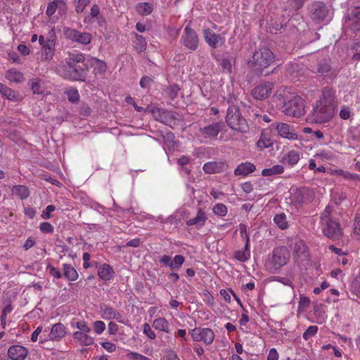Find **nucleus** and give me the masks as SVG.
I'll use <instances>...</instances> for the list:
<instances>
[{
	"label": "nucleus",
	"instance_id": "obj_50",
	"mask_svg": "<svg viewBox=\"0 0 360 360\" xmlns=\"http://www.w3.org/2000/svg\"><path fill=\"white\" fill-rule=\"evenodd\" d=\"M93 326L95 333L98 335L101 334L105 330V324L102 321H96Z\"/></svg>",
	"mask_w": 360,
	"mask_h": 360
},
{
	"label": "nucleus",
	"instance_id": "obj_1",
	"mask_svg": "<svg viewBox=\"0 0 360 360\" xmlns=\"http://www.w3.org/2000/svg\"><path fill=\"white\" fill-rule=\"evenodd\" d=\"M84 54L76 51L69 53L65 64L58 68V74L70 80L84 81L87 75V65Z\"/></svg>",
	"mask_w": 360,
	"mask_h": 360
},
{
	"label": "nucleus",
	"instance_id": "obj_44",
	"mask_svg": "<svg viewBox=\"0 0 360 360\" xmlns=\"http://www.w3.org/2000/svg\"><path fill=\"white\" fill-rule=\"evenodd\" d=\"M351 291L356 296H360V274L352 281L351 283Z\"/></svg>",
	"mask_w": 360,
	"mask_h": 360
},
{
	"label": "nucleus",
	"instance_id": "obj_36",
	"mask_svg": "<svg viewBox=\"0 0 360 360\" xmlns=\"http://www.w3.org/2000/svg\"><path fill=\"white\" fill-rule=\"evenodd\" d=\"M235 258L242 262L248 261L250 257V246L245 245V248L243 250H238L235 252Z\"/></svg>",
	"mask_w": 360,
	"mask_h": 360
},
{
	"label": "nucleus",
	"instance_id": "obj_54",
	"mask_svg": "<svg viewBox=\"0 0 360 360\" xmlns=\"http://www.w3.org/2000/svg\"><path fill=\"white\" fill-rule=\"evenodd\" d=\"M56 207L53 205H48L41 213V217L44 219H49L51 217V212L55 210Z\"/></svg>",
	"mask_w": 360,
	"mask_h": 360
},
{
	"label": "nucleus",
	"instance_id": "obj_59",
	"mask_svg": "<svg viewBox=\"0 0 360 360\" xmlns=\"http://www.w3.org/2000/svg\"><path fill=\"white\" fill-rule=\"evenodd\" d=\"M82 259L84 261V263H83L84 269H86L91 267V266H92L91 263L89 262L90 259H91V255L89 252H84L83 254Z\"/></svg>",
	"mask_w": 360,
	"mask_h": 360
},
{
	"label": "nucleus",
	"instance_id": "obj_40",
	"mask_svg": "<svg viewBox=\"0 0 360 360\" xmlns=\"http://www.w3.org/2000/svg\"><path fill=\"white\" fill-rule=\"evenodd\" d=\"M235 63V58H222L220 61V66L223 69V70H226L230 72L232 70L233 65Z\"/></svg>",
	"mask_w": 360,
	"mask_h": 360
},
{
	"label": "nucleus",
	"instance_id": "obj_12",
	"mask_svg": "<svg viewBox=\"0 0 360 360\" xmlns=\"http://www.w3.org/2000/svg\"><path fill=\"white\" fill-rule=\"evenodd\" d=\"M181 43L187 49L191 51H195L199 45V38L196 32L190 27L186 26L181 37Z\"/></svg>",
	"mask_w": 360,
	"mask_h": 360
},
{
	"label": "nucleus",
	"instance_id": "obj_6",
	"mask_svg": "<svg viewBox=\"0 0 360 360\" xmlns=\"http://www.w3.org/2000/svg\"><path fill=\"white\" fill-rule=\"evenodd\" d=\"M226 122L231 129L235 131L245 132L248 129L246 120L241 115L238 108L236 105L229 107Z\"/></svg>",
	"mask_w": 360,
	"mask_h": 360
},
{
	"label": "nucleus",
	"instance_id": "obj_47",
	"mask_svg": "<svg viewBox=\"0 0 360 360\" xmlns=\"http://www.w3.org/2000/svg\"><path fill=\"white\" fill-rule=\"evenodd\" d=\"M318 331V327L316 326H310L303 333V338L305 340H309L312 336L315 335Z\"/></svg>",
	"mask_w": 360,
	"mask_h": 360
},
{
	"label": "nucleus",
	"instance_id": "obj_23",
	"mask_svg": "<svg viewBox=\"0 0 360 360\" xmlns=\"http://www.w3.org/2000/svg\"><path fill=\"white\" fill-rule=\"evenodd\" d=\"M207 221L205 212L201 209L198 210L196 216L186 221L188 226H195L198 228L205 225Z\"/></svg>",
	"mask_w": 360,
	"mask_h": 360
},
{
	"label": "nucleus",
	"instance_id": "obj_39",
	"mask_svg": "<svg viewBox=\"0 0 360 360\" xmlns=\"http://www.w3.org/2000/svg\"><path fill=\"white\" fill-rule=\"evenodd\" d=\"M153 6L150 3H141L137 6V11L142 15H148L153 11Z\"/></svg>",
	"mask_w": 360,
	"mask_h": 360
},
{
	"label": "nucleus",
	"instance_id": "obj_11",
	"mask_svg": "<svg viewBox=\"0 0 360 360\" xmlns=\"http://www.w3.org/2000/svg\"><path fill=\"white\" fill-rule=\"evenodd\" d=\"M193 341H202L205 345H211L215 338L214 331L209 328H195L190 330Z\"/></svg>",
	"mask_w": 360,
	"mask_h": 360
},
{
	"label": "nucleus",
	"instance_id": "obj_64",
	"mask_svg": "<svg viewBox=\"0 0 360 360\" xmlns=\"http://www.w3.org/2000/svg\"><path fill=\"white\" fill-rule=\"evenodd\" d=\"M278 357H279V355H278L277 350L275 348H271L269 350V354L267 356V360H278Z\"/></svg>",
	"mask_w": 360,
	"mask_h": 360
},
{
	"label": "nucleus",
	"instance_id": "obj_15",
	"mask_svg": "<svg viewBox=\"0 0 360 360\" xmlns=\"http://www.w3.org/2000/svg\"><path fill=\"white\" fill-rule=\"evenodd\" d=\"M223 124L220 122H212V124L201 127L200 131L202 136L207 140H216L219 132L222 130Z\"/></svg>",
	"mask_w": 360,
	"mask_h": 360
},
{
	"label": "nucleus",
	"instance_id": "obj_27",
	"mask_svg": "<svg viewBox=\"0 0 360 360\" xmlns=\"http://www.w3.org/2000/svg\"><path fill=\"white\" fill-rule=\"evenodd\" d=\"M88 333H89L75 332L73 333L74 340H75L77 342H79V343L82 345H92L94 342V340L92 337L89 336Z\"/></svg>",
	"mask_w": 360,
	"mask_h": 360
},
{
	"label": "nucleus",
	"instance_id": "obj_9",
	"mask_svg": "<svg viewBox=\"0 0 360 360\" xmlns=\"http://www.w3.org/2000/svg\"><path fill=\"white\" fill-rule=\"evenodd\" d=\"M56 51V33L51 28L47 34V41L41 46V59L42 61H51Z\"/></svg>",
	"mask_w": 360,
	"mask_h": 360
},
{
	"label": "nucleus",
	"instance_id": "obj_55",
	"mask_svg": "<svg viewBox=\"0 0 360 360\" xmlns=\"http://www.w3.org/2000/svg\"><path fill=\"white\" fill-rule=\"evenodd\" d=\"M76 326L79 329L77 332L89 333L91 331L90 327H89L86 323L84 321H78L76 324Z\"/></svg>",
	"mask_w": 360,
	"mask_h": 360
},
{
	"label": "nucleus",
	"instance_id": "obj_49",
	"mask_svg": "<svg viewBox=\"0 0 360 360\" xmlns=\"http://www.w3.org/2000/svg\"><path fill=\"white\" fill-rule=\"evenodd\" d=\"M136 49L139 51H143L145 50L146 47V42L144 39V38L141 35H136Z\"/></svg>",
	"mask_w": 360,
	"mask_h": 360
},
{
	"label": "nucleus",
	"instance_id": "obj_14",
	"mask_svg": "<svg viewBox=\"0 0 360 360\" xmlns=\"http://www.w3.org/2000/svg\"><path fill=\"white\" fill-rule=\"evenodd\" d=\"M65 37L72 41L86 45L91 41V35L87 32H81L75 29L65 27L63 30Z\"/></svg>",
	"mask_w": 360,
	"mask_h": 360
},
{
	"label": "nucleus",
	"instance_id": "obj_62",
	"mask_svg": "<svg viewBox=\"0 0 360 360\" xmlns=\"http://www.w3.org/2000/svg\"><path fill=\"white\" fill-rule=\"evenodd\" d=\"M101 345L108 352H113L116 349V345L110 342H103Z\"/></svg>",
	"mask_w": 360,
	"mask_h": 360
},
{
	"label": "nucleus",
	"instance_id": "obj_25",
	"mask_svg": "<svg viewBox=\"0 0 360 360\" xmlns=\"http://www.w3.org/2000/svg\"><path fill=\"white\" fill-rule=\"evenodd\" d=\"M5 77L11 82L21 83L25 80L23 74L15 68L8 70Z\"/></svg>",
	"mask_w": 360,
	"mask_h": 360
},
{
	"label": "nucleus",
	"instance_id": "obj_22",
	"mask_svg": "<svg viewBox=\"0 0 360 360\" xmlns=\"http://www.w3.org/2000/svg\"><path fill=\"white\" fill-rule=\"evenodd\" d=\"M255 169L256 167L254 164L250 162H242L235 169L234 174L236 176H247L255 172Z\"/></svg>",
	"mask_w": 360,
	"mask_h": 360
},
{
	"label": "nucleus",
	"instance_id": "obj_28",
	"mask_svg": "<svg viewBox=\"0 0 360 360\" xmlns=\"http://www.w3.org/2000/svg\"><path fill=\"white\" fill-rule=\"evenodd\" d=\"M63 276L69 281H75L79 277L77 270L68 264H63Z\"/></svg>",
	"mask_w": 360,
	"mask_h": 360
},
{
	"label": "nucleus",
	"instance_id": "obj_56",
	"mask_svg": "<svg viewBox=\"0 0 360 360\" xmlns=\"http://www.w3.org/2000/svg\"><path fill=\"white\" fill-rule=\"evenodd\" d=\"M294 249L297 254L304 253L306 250V246L302 240L296 241L295 243Z\"/></svg>",
	"mask_w": 360,
	"mask_h": 360
},
{
	"label": "nucleus",
	"instance_id": "obj_29",
	"mask_svg": "<svg viewBox=\"0 0 360 360\" xmlns=\"http://www.w3.org/2000/svg\"><path fill=\"white\" fill-rule=\"evenodd\" d=\"M152 326L155 330L162 331L166 333H169V323L164 317L155 319L153 321Z\"/></svg>",
	"mask_w": 360,
	"mask_h": 360
},
{
	"label": "nucleus",
	"instance_id": "obj_43",
	"mask_svg": "<svg viewBox=\"0 0 360 360\" xmlns=\"http://www.w3.org/2000/svg\"><path fill=\"white\" fill-rule=\"evenodd\" d=\"M65 93L67 95L68 100L72 103H75L79 99V94L76 89H69L66 90Z\"/></svg>",
	"mask_w": 360,
	"mask_h": 360
},
{
	"label": "nucleus",
	"instance_id": "obj_53",
	"mask_svg": "<svg viewBox=\"0 0 360 360\" xmlns=\"http://www.w3.org/2000/svg\"><path fill=\"white\" fill-rule=\"evenodd\" d=\"M91 0H78L75 6V11L77 13H82L85 7L90 3Z\"/></svg>",
	"mask_w": 360,
	"mask_h": 360
},
{
	"label": "nucleus",
	"instance_id": "obj_52",
	"mask_svg": "<svg viewBox=\"0 0 360 360\" xmlns=\"http://www.w3.org/2000/svg\"><path fill=\"white\" fill-rule=\"evenodd\" d=\"M240 236L243 238L245 240L246 246H250V238L248 234L247 233V226L246 225L241 224L239 226Z\"/></svg>",
	"mask_w": 360,
	"mask_h": 360
},
{
	"label": "nucleus",
	"instance_id": "obj_16",
	"mask_svg": "<svg viewBox=\"0 0 360 360\" xmlns=\"http://www.w3.org/2000/svg\"><path fill=\"white\" fill-rule=\"evenodd\" d=\"M274 84L271 82L261 83L252 90V96L257 100H264L271 94Z\"/></svg>",
	"mask_w": 360,
	"mask_h": 360
},
{
	"label": "nucleus",
	"instance_id": "obj_24",
	"mask_svg": "<svg viewBox=\"0 0 360 360\" xmlns=\"http://www.w3.org/2000/svg\"><path fill=\"white\" fill-rule=\"evenodd\" d=\"M57 9L65 11L66 9V4L63 0H53V1L49 3L46 11V14L51 17L57 11Z\"/></svg>",
	"mask_w": 360,
	"mask_h": 360
},
{
	"label": "nucleus",
	"instance_id": "obj_33",
	"mask_svg": "<svg viewBox=\"0 0 360 360\" xmlns=\"http://www.w3.org/2000/svg\"><path fill=\"white\" fill-rule=\"evenodd\" d=\"M12 194L18 196L21 200L26 199L30 195V191L28 188L22 185H16L12 188Z\"/></svg>",
	"mask_w": 360,
	"mask_h": 360
},
{
	"label": "nucleus",
	"instance_id": "obj_41",
	"mask_svg": "<svg viewBox=\"0 0 360 360\" xmlns=\"http://www.w3.org/2000/svg\"><path fill=\"white\" fill-rule=\"evenodd\" d=\"M94 65V72L96 74H103L106 70L105 63L96 58L92 59Z\"/></svg>",
	"mask_w": 360,
	"mask_h": 360
},
{
	"label": "nucleus",
	"instance_id": "obj_35",
	"mask_svg": "<svg viewBox=\"0 0 360 360\" xmlns=\"http://www.w3.org/2000/svg\"><path fill=\"white\" fill-rule=\"evenodd\" d=\"M284 172V168L281 165H276L270 168H265L262 171V175L264 176H269L276 174H281Z\"/></svg>",
	"mask_w": 360,
	"mask_h": 360
},
{
	"label": "nucleus",
	"instance_id": "obj_20",
	"mask_svg": "<svg viewBox=\"0 0 360 360\" xmlns=\"http://www.w3.org/2000/svg\"><path fill=\"white\" fill-rule=\"evenodd\" d=\"M96 268L98 270V276L101 280L109 281L113 279L115 271L110 265L105 263L100 266L96 265Z\"/></svg>",
	"mask_w": 360,
	"mask_h": 360
},
{
	"label": "nucleus",
	"instance_id": "obj_30",
	"mask_svg": "<svg viewBox=\"0 0 360 360\" xmlns=\"http://www.w3.org/2000/svg\"><path fill=\"white\" fill-rule=\"evenodd\" d=\"M102 317L106 320L117 319L121 317L120 313L115 310L112 307L105 305L101 308Z\"/></svg>",
	"mask_w": 360,
	"mask_h": 360
},
{
	"label": "nucleus",
	"instance_id": "obj_61",
	"mask_svg": "<svg viewBox=\"0 0 360 360\" xmlns=\"http://www.w3.org/2000/svg\"><path fill=\"white\" fill-rule=\"evenodd\" d=\"M128 356L134 360H151L148 357L137 352H130L128 354Z\"/></svg>",
	"mask_w": 360,
	"mask_h": 360
},
{
	"label": "nucleus",
	"instance_id": "obj_17",
	"mask_svg": "<svg viewBox=\"0 0 360 360\" xmlns=\"http://www.w3.org/2000/svg\"><path fill=\"white\" fill-rule=\"evenodd\" d=\"M203 37L206 43L212 49L221 46L225 42L224 37L219 34H215L210 28H205L203 30Z\"/></svg>",
	"mask_w": 360,
	"mask_h": 360
},
{
	"label": "nucleus",
	"instance_id": "obj_60",
	"mask_svg": "<svg viewBox=\"0 0 360 360\" xmlns=\"http://www.w3.org/2000/svg\"><path fill=\"white\" fill-rule=\"evenodd\" d=\"M47 269L49 270V274L56 278H60L63 274L56 268L52 266H49Z\"/></svg>",
	"mask_w": 360,
	"mask_h": 360
},
{
	"label": "nucleus",
	"instance_id": "obj_34",
	"mask_svg": "<svg viewBox=\"0 0 360 360\" xmlns=\"http://www.w3.org/2000/svg\"><path fill=\"white\" fill-rule=\"evenodd\" d=\"M274 221L282 230L288 228L287 216L284 213L276 214L274 217Z\"/></svg>",
	"mask_w": 360,
	"mask_h": 360
},
{
	"label": "nucleus",
	"instance_id": "obj_58",
	"mask_svg": "<svg viewBox=\"0 0 360 360\" xmlns=\"http://www.w3.org/2000/svg\"><path fill=\"white\" fill-rule=\"evenodd\" d=\"M351 111L349 107L343 106L340 111V116L343 120H347L349 118Z\"/></svg>",
	"mask_w": 360,
	"mask_h": 360
},
{
	"label": "nucleus",
	"instance_id": "obj_13",
	"mask_svg": "<svg viewBox=\"0 0 360 360\" xmlns=\"http://www.w3.org/2000/svg\"><path fill=\"white\" fill-rule=\"evenodd\" d=\"M272 127L276 131L278 134L283 139L290 141L297 140L299 139V136L292 125L284 122H276L272 124Z\"/></svg>",
	"mask_w": 360,
	"mask_h": 360
},
{
	"label": "nucleus",
	"instance_id": "obj_32",
	"mask_svg": "<svg viewBox=\"0 0 360 360\" xmlns=\"http://www.w3.org/2000/svg\"><path fill=\"white\" fill-rule=\"evenodd\" d=\"M223 164L218 162H208L203 165V170L207 174L219 173L222 170Z\"/></svg>",
	"mask_w": 360,
	"mask_h": 360
},
{
	"label": "nucleus",
	"instance_id": "obj_18",
	"mask_svg": "<svg viewBox=\"0 0 360 360\" xmlns=\"http://www.w3.org/2000/svg\"><path fill=\"white\" fill-rule=\"evenodd\" d=\"M65 334L66 328L65 326L61 323H56L52 326L48 338L41 340V342L43 343L47 340L59 341L65 335Z\"/></svg>",
	"mask_w": 360,
	"mask_h": 360
},
{
	"label": "nucleus",
	"instance_id": "obj_7",
	"mask_svg": "<svg viewBox=\"0 0 360 360\" xmlns=\"http://www.w3.org/2000/svg\"><path fill=\"white\" fill-rule=\"evenodd\" d=\"M290 259V252L286 248L278 247L274 250L272 255L266 262V266L271 273H276L286 264Z\"/></svg>",
	"mask_w": 360,
	"mask_h": 360
},
{
	"label": "nucleus",
	"instance_id": "obj_37",
	"mask_svg": "<svg viewBox=\"0 0 360 360\" xmlns=\"http://www.w3.org/2000/svg\"><path fill=\"white\" fill-rule=\"evenodd\" d=\"M29 84L34 94H41L43 93L41 79L38 78H33L30 80Z\"/></svg>",
	"mask_w": 360,
	"mask_h": 360
},
{
	"label": "nucleus",
	"instance_id": "obj_31",
	"mask_svg": "<svg viewBox=\"0 0 360 360\" xmlns=\"http://www.w3.org/2000/svg\"><path fill=\"white\" fill-rule=\"evenodd\" d=\"M273 145V141L269 135L265 132H262L260 135L259 140L257 142V147L259 150H263L266 148L271 147Z\"/></svg>",
	"mask_w": 360,
	"mask_h": 360
},
{
	"label": "nucleus",
	"instance_id": "obj_3",
	"mask_svg": "<svg viewBox=\"0 0 360 360\" xmlns=\"http://www.w3.org/2000/svg\"><path fill=\"white\" fill-rule=\"evenodd\" d=\"M276 98L280 101L283 112L287 116L300 117L305 114L304 100L299 95L284 92Z\"/></svg>",
	"mask_w": 360,
	"mask_h": 360
},
{
	"label": "nucleus",
	"instance_id": "obj_19",
	"mask_svg": "<svg viewBox=\"0 0 360 360\" xmlns=\"http://www.w3.org/2000/svg\"><path fill=\"white\" fill-rule=\"evenodd\" d=\"M27 354V349L20 345H12L8 349V356L12 360H24Z\"/></svg>",
	"mask_w": 360,
	"mask_h": 360
},
{
	"label": "nucleus",
	"instance_id": "obj_21",
	"mask_svg": "<svg viewBox=\"0 0 360 360\" xmlns=\"http://www.w3.org/2000/svg\"><path fill=\"white\" fill-rule=\"evenodd\" d=\"M0 94L3 97L13 102L22 101V96L18 93L2 83H0Z\"/></svg>",
	"mask_w": 360,
	"mask_h": 360
},
{
	"label": "nucleus",
	"instance_id": "obj_2",
	"mask_svg": "<svg viewBox=\"0 0 360 360\" xmlns=\"http://www.w3.org/2000/svg\"><path fill=\"white\" fill-rule=\"evenodd\" d=\"M334 99V91L330 88H324L321 98L316 101L311 111V121L324 123L330 120L335 112Z\"/></svg>",
	"mask_w": 360,
	"mask_h": 360
},
{
	"label": "nucleus",
	"instance_id": "obj_42",
	"mask_svg": "<svg viewBox=\"0 0 360 360\" xmlns=\"http://www.w3.org/2000/svg\"><path fill=\"white\" fill-rule=\"evenodd\" d=\"M212 211L214 214L219 216V217H224L227 214V207L225 205L222 203H217L216 204L213 208Z\"/></svg>",
	"mask_w": 360,
	"mask_h": 360
},
{
	"label": "nucleus",
	"instance_id": "obj_38",
	"mask_svg": "<svg viewBox=\"0 0 360 360\" xmlns=\"http://www.w3.org/2000/svg\"><path fill=\"white\" fill-rule=\"evenodd\" d=\"M350 8L348 10V18L352 20L360 19V6H352V3H349Z\"/></svg>",
	"mask_w": 360,
	"mask_h": 360
},
{
	"label": "nucleus",
	"instance_id": "obj_57",
	"mask_svg": "<svg viewBox=\"0 0 360 360\" xmlns=\"http://www.w3.org/2000/svg\"><path fill=\"white\" fill-rule=\"evenodd\" d=\"M39 229L41 232L51 233L53 231V226L49 222H42L40 224Z\"/></svg>",
	"mask_w": 360,
	"mask_h": 360
},
{
	"label": "nucleus",
	"instance_id": "obj_48",
	"mask_svg": "<svg viewBox=\"0 0 360 360\" xmlns=\"http://www.w3.org/2000/svg\"><path fill=\"white\" fill-rule=\"evenodd\" d=\"M142 328L143 334L146 335L148 338L154 340L156 338V334L151 329L150 326L148 323H143Z\"/></svg>",
	"mask_w": 360,
	"mask_h": 360
},
{
	"label": "nucleus",
	"instance_id": "obj_8",
	"mask_svg": "<svg viewBox=\"0 0 360 360\" xmlns=\"http://www.w3.org/2000/svg\"><path fill=\"white\" fill-rule=\"evenodd\" d=\"M290 193V202L297 208L311 202L315 196L312 190L305 187L291 188Z\"/></svg>",
	"mask_w": 360,
	"mask_h": 360
},
{
	"label": "nucleus",
	"instance_id": "obj_46",
	"mask_svg": "<svg viewBox=\"0 0 360 360\" xmlns=\"http://www.w3.org/2000/svg\"><path fill=\"white\" fill-rule=\"evenodd\" d=\"M185 261L184 257L182 255H175L174 259L172 262V269H179Z\"/></svg>",
	"mask_w": 360,
	"mask_h": 360
},
{
	"label": "nucleus",
	"instance_id": "obj_26",
	"mask_svg": "<svg viewBox=\"0 0 360 360\" xmlns=\"http://www.w3.org/2000/svg\"><path fill=\"white\" fill-rule=\"evenodd\" d=\"M301 154L294 150H290L288 153L283 158L282 161L283 163L287 164L290 167H293L295 165L300 159Z\"/></svg>",
	"mask_w": 360,
	"mask_h": 360
},
{
	"label": "nucleus",
	"instance_id": "obj_63",
	"mask_svg": "<svg viewBox=\"0 0 360 360\" xmlns=\"http://www.w3.org/2000/svg\"><path fill=\"white\" fill-rule=\"evenodd\" d=\"M354 227V233L360 236V214H356L355 217Z\"/></svg>",
	"mask_w": 360,
	"mask_h": 360
},
{
	"label": "nucleus",
	"instance_id": "obj_4",
	"mask_svg": "<svg viewBox=\"0 0 360 360\" xmlns=\"http://www.w3.org/2000/svg\"><path fill=\"white\" fill-rule=\"evenodd\" d=\"M275 60L274 53L268 48L264 47L257 50L248 64L257 73L262 74L263 70L269 68Z\"/></svg>",
	"mask_w": 360,
	"mask_h": 360
},
{
	"label": "nucleus",
	"instance_id": "obj_45",
	"mask_svg": "<svg viewBox=\"0 0 360 360\" xmlns=\"http://www.w3.org/2000/svg\"><path fill=\"white\" fill-rule=\"evenodd\" d=\"M330 70V63L328 60H322L318 64V72L320 73L328 72Z\"/></svg>",
	"mask_w": 360,
	"mask_h": 360
},
{
	"label": "nucleus",
	"instance_id": "obj_5",
	"mask_svg": "<svg viewBox=\"0 0 360 360\" xmlns=\"http://www.w3.org/2000/svg\"><path fill=\"white\" fill-rule=\"evenodd\" d=\"M332 208L326 207L321 216L320 227L328 238H338L341 235L339 224L331 218Z\"/></svg>",
	"mask_w": 360,
	"mask_h": 360
},
{
	"label": "nucleus",
	"instance_id": "obj_51",
	"mask_svg": "<svg viewBox=\"0 0 360 360\" xmlns=\"http://www.w3.org/2000/svg\"><path fill=\"white\" fill-rule=\"evenodd\" d=\"M314 157L322 161L330 160L332 159V154L329 151L322 150L314 155Z\"/></svg>",
	"mask_w": 360,
	"mask_h": 360
},
{
	"label": "nucleus",
	"instance_id": "obj_10",
	"mask_svg": "<svg viewBox=\"0 0 360 360\" xmlns=\"http://www.w3.org/2000/svg\"><path fill=\"white\" fill-rule=\"evenodd\" d=\"M311 17L314 21L328 22L330 19L326 5L322 1L314 2L310 6Z\"/></svg>",
	"mask_w": 360,
	"mask_h": 360
}]
</instances>
